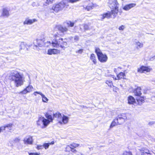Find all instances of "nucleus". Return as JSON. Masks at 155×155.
I'll list each match as a JSON object with an SVG mask.
<instances>
[{
  "instance_id": "nucleus-48",
  "label": "nucleus",
  "mask_w": 155,
  "mask_h": 155,
  "mask_svg": "<svg viewBox=\"0 0 155 155\" xmlns=\"http://www.w3.org/2000/svg\"><path fill=\"white\" fill-rule=\"evenodd\" d=\"M40 153H29V155H39Z\"/></svg>"
},
{
  "instance_id": "nucleus-8",
  "label": "nucleus",
  "mask_w": 155,
  "mask_h": 155,
  "mask_svg": "<svg viewBox=\"0 0 155 155\" xmlns=\"http://www.w3.org/2000/svg\"><path fill=\"white\" fill-rule=\"evenodd\" d=\"M151 70V69L145 66H142L137 69V72L140 73L149 72Z\"/></svg>"
},
{
  "instance_id": "nucleus-47",
  "label": "nucleus",
  "mask_w": 155,
  "mask_h": 155,
  "mask_svg": "<svg viewBox=\"0 0 155 155\" xmlns=\"http://www.w3.org/2000/svg\"><path fill=\"white\" fill-rule=\"evenodd\" d=\"M80 0H69V2L71 3H74L78 2Z\"/></svg>"
},
{
  "instance_id": "nucleus-43",
  "label": "nucleus",
  "mask_w": 155,
  "mask_h": 155,
  "mask_svg": "<svg viewBox=\"0 0 155 155\" xmlns=\"http://www.w3.org/2000/svg\"><path fill=\"white\" fill-rule=\"evenodd\" d=\"M155 124V121H151L149 122L148 123V125L150 126H151L152 125H153L154 124Z\"/></svg>"
},
{
  "instance_id": "nucleus-25",
  "label": "nucleus",
  "mask_w": 155,
  "mask_h": 155,
  "mask_svg": "<svg viewBox=\"0 0 155 155\" xmlns=\"http://www.w3.org/2000/svg\"><path fill=\"white\" fill-rule=\"evenodd\" d=\"M20 49H24L25 50H27V44L24 42H21L20 45Z\"/></svg>"
},
{
  "instance_id": "nucleus-6",
  "label": "nucleus",
  "mask_w": 155,
  "mask_h": 155,
  "mask_svg": "<svg viewBox=\"0 0 155 155\" xmlns=\"http://www.w3.org/2000/svg\"><path fill=\"white\" fill-rule=\"evenodd\" d=\"M108 4L110 8L118 7L119 4L117 0H109Z\"/></svg>"
},
{
  "instance_id": "nucleus-36",
  "label": "nucleus",
  "mask_w": 155,
  "mask_h": 155,
  "mask_svg": "<svg viewBox=\"0 0 155 155\" xmlns=\"http://www.w3.org/2000/svg\"><path fill=\"white\" fill-rule=\"evenodd\" d=\"M26 89L28 92H30L32 91V89L33 88V87L31 85H29L26 88Z\"/></svg>"
},
{
  "instance_id": "nucleus-38",
  "label": "nucleus",
  "mask_w": 155,
  "mask_h": 155,
  "mask_svg": "<svg viewBox=\"0 0 155 155\" xmlns=\"http://www.w3.org/2000/svg\"><path fill=\"white\" fill-rule=\"evenodd\" d=\"M122 155H132L130 151H125L124 152Z\"/></svg>"
},
{
  "instance_id": "nucleus-30",
  "label": "nucleus",
  "mask_w": 155,
  "mask_h": 155,
  "mask_svg": "<svg viewBox=\"0 0 155 155\" xmlns=\"http://www.w3.org/2000/svg\"><path fill=\"white\" fill-rule=\"evenodd\" d=\"M135 45H137V48H141L143 47V44L140 42L139 41H136L135 42Z\"/></svg>"
},
{
  "instance_id": "nucleus-10",
  "label": "nucleus",
  "mask_w": 155,
  "mask_h": 155,
  "mask_svg": "<svg viewBox=\"0 0 155 155\" xmlns=\"http://www.w3.org/2000/svg\"><path fill=\"white\" fill-rule=\"evenodd\" d=\"M69 118L67 116L63 114L62 116L61 120L58 121V123L61 124H66L68 122Z\"/></svg>"
},
{
  "instance_id": "nucleus-3",
  "label": "nucleus",
  "mask_w": 155,
  "mask_h": 155,
  "mask_svg": "<svg viewBox=\"0 0 155 155\" xmlns=\"http://www.w3.org/2000/svg\"><path fill=\"white\" fill-rule=\"evenodd\" d=\"M55 40L52 42V46L55 47H60L62 48H65L67 45V43L65 41V39L62 38H58V35L55 34L54 35Z\"/></svg>"
},
{
  "instance_id": "nucleus-34",
  "label": "nucleus",
  "mask_w": 155,
  "mask_h": 155,
  "mask_svg": "<svg viewBox=\"0 0 155 155\" xmlns=\"http://www.w3.org/2000/svg\"><path fill=\"white\" fill-rule=\"evenodd\" d=\"M13 125V124H7V125L4 126H2V127H5V128L7 127L8 128V129L9 130H11V127H12V126Z\"/></svg>"
},
{
  "instance_id": "nucleus-53",
  "label": "nucleus",
  "mask_w": 155,
  "mask_h": 155,
  "mask_svg": "<svg viewBox=\"0 0 155 155\" xmlns=\"http://www.w3.org/2000/svg\"><path fill=\"white\" fill-rule=\"evenodd\" d=\"M41 93V92H38V91H36L34 93V95L36 96V94H39L38 93Z\"/></svg>"
},
{
  "instance_id": "nucleus-19",
  "label": "nucleus",
  "mask_w": 155,
  "mask_h": 155,
  "mask_svg": "<svg viewBox=\"0 0 155 155\" xmlns=\"http://www.w3.org/2000/svg\"><path fill=\"white\" fill-rule=\"evenodd\" d=\"M53 117L56 118L59 121V120H61L62 115L60 113L58 112H56L54 114Z\"/></svg>"
},
{
  "instance_id": "nucleus-9",
  "label": "nucleus",
  "mask_w": 155,
  "mask_h": 155,
  "mask_svg": "<svg viewBox=\"0 0 155 155\" xmlns=\"http://www.w3.org/2000/svg\"><path fill=\"white\" fill-rule=\"evenodd\" d=\"M99 60L101 62L104 63L106 62L107 60V56L105 54H102L98 57Z\"/></svg>"
},
{
  "instance_id": "nucleus-37",
  "label": "nucleus",
  "mask_w": 155,
  "mask_h": 155,
  "mask_svg": "<svg viewBox=\"0 0 155 155\" xmlns=\"http://www.w3.org/2000/svg\"><path fill=\"white\" fill-rule=\"evenodd\" d=\"M70 146L72 148H75L79 146V144L76 143H73L71 144Z\"/></svg>"
},
{
  "instance_id": "nucleus-5",
  "label": "nucleus",
  "mask_w": 155,
  "mask_h": 155,
  "mask_svg": "<svg viewBox=\"0 0 155 155\" xmlns=\"http://www.w3.org/2000/svg\"><path fill=\"white\" fill-rule=\"evenodd\" d=\"M67 5H65L64 2H61L57 4L54 5L52 7L51 9V12H53V11H54L57 13L62 9L64 8L67 7Z\"/></svg>"
},
{
  "instance_id": "nucleus-35",
  "label": "nucleus",
  "mask_w": 155,
  "mask_h": 155,
  "mask_svg": "<svg viewBox=\"0 0 155 155\" xmlns=\"http://www.w3.org/2000/svg\"><path fill=\"white\" fill-rule=\"evenodd\" d=\"M72 148L70 146V144L67 145L65 148V151L69 152L71 151Z\"/></svg>"
},
{
  "instance_id": "nucleus-52",
  "label": "nucleus",
  "mask_w": 155,
  "mask_h": 155,
  "mask_svg": "<svg viewBox=\"0 0 155 155\" xmlns=\"http://www.w3.org/2000/svg\"><path fill=\"white\" fill-rule=\"evenodd\" d=\"M142 155H150L149 154V153L147 152L144 153L143 152L142 153Z\"/></svg>"
},
{
  "instance_id": "nucleus-56",
  "label": "nucleus",
  "mask_w": 155,
  "mask_h": 155,
  "mask_svg": "<svg viewBox=\"0 0 155 155\" xmlns=\"http://www.w3.org/2000/svg\"><path fill=\"white\" fill-rule=\"evenodd\" d=\"M118 68H120V69H121V68H120V67H118Z\"/></svg>"
},
{
  "instance_id": "nucleus-16",
  "label": "nucleus",
  "mask_w": 155,
  "mask_h": 155,
  "mask_svg": "<svg viewBox=\"0 0 155 155\" xmlns=\"http://www.w3.org/2000/svg\"><path fill=\"white\" fill-rule=\"evenodd\" d=\"M111 9H112L111 12H110L111 15H112L114 16V18H115L116 16L118 13V7Z\"/></svg>"
},
{
  "instance_id": "nucleus-44",
  "label": "nucleus",
  "mask_w": 155,
  "mask_h": 155,
  "mask_svg": "<svg viewBox=\"0 0 155 155\" xmlns=\"http://www.w3.org/2000/svg\"><path fill=\"white\" fill-rule=\"evenodd\" d=\"M124 28H125L124 26L123 25H122L119 28V29L120 30L123 31L124 29Z\"/></svg>"
},
{
  "instance_id": "nucleus-7",
  "label": "nucleus",
  "mask_w": 155,
  "mask_h": 155,
  "mask_svg": "<svg viewBox=\"0 0 155 155\" xmlns=\"http://www.w3.org/2000/svg\"><path fill=\"white\" fill-rule=\"evenodd\" d=\"M37 21V20L35 18L30 19L28 18H27L23 22L24 25H31Z\"/></svg>"
},
{
  "instance_id": "nucleus-51",
  "label": "nucleus",
  "mask_w": 155,
  "mask_h": 155,
  "mask_svg": "<svg viewBox=\"0 0 155 155\" xmlns=\"http://www.w3.org/2000/svg\"><path fill=\"white\" fill-rule=\"evenodd\" d=\"M74 148H72L71 151L74 153H76L77 152V150L75 149H74Z\"/></svg>"
},
{
  "instance_id": "nucleus-58",
  "label": "nucleus",
  "mask_w": 155,
  "mask_h": 155,
  "mask_svg": "<svg viewBox=\"0 0 155 155\" xmlns=\"http://www.w3.org/2000/svg\"><path fill=\"white\" fill-rule=\"evenodd\" d=\"M154 58H155V56L154 57Z\"/></svg>"
},
{
  "instance_id": "nucleus-57",
  "label": "nucleus",
  "mask_w": 155,
  "mask_h": 155,
  "mask_svg": "<svg viewBox=\"0 0 155 155\" xmlns=\"http://www.w3.org/2000/svg\"><path fill=\"white\" fill-rule=\"evenodd\" d=\"M81 28L80 27V29H81Z\"/></svg>"
},
{
  "instance_id": "nucleus-27",
  "label": "nucleus",
  "mask_w": 155,
  "mask_h": 155,
  "mask_svg": "<svg viewBox=\"0 0 155 155\" xmlns=\"http://www.w3.org/2000/svg\"><path fill=\"white\" fill-rule=\"evenodd\" d=\"M111 16V14L110 12L109 13H106L104 14L103 15H102V19H104L105 18H109Z\"/></svg>"
},
{
  "instance_id": "nucleus-22",
  "label": "nucleus",
  "mask_w": 155,
  "mask_h": 155,
  "mask_svg": "<svg viewBox=\"0 0 155 155\" xmlns=\"http://www.w3.org/2000/svg\"><path fill=\"white\" fill-rule=\"evenodd\" d=\"M90 58L93 63L96 64L97 63V59L95 55L94 54H91Z\"/></svg>"
},
{
  "instance_id": "nucleus-13",
  "label": "nucleus",
  "mask_w": 155,
  "mask_h": 155,
  "mask_svg": "<svg viewBox=\"0 0 155 155\" xmlns=\"http://www.w3.org/2000/svg\"><path fill=\"white\" fill-rule=\"evenodd\" d=\"M136 5L135 3H131L129 4L125 5L123 8V9L125 11H128L133 8L135 7Z\"/></svg>"
},
{
  "instance_id": "nucleus-31",
  "label": "nucleus",
  "mask_w": 155,
  "mask_h": 155,
  "mask_svg": "<svg viewBox=\"0 0 155 155\" xmlns=\"http://www.w3.org/2000/svg\"><path fill=\"white\" fill-rule=\"evenodd\" d=\"M137 102L139 105H141V104L144 101V100L143 98H140V99L137 100Z\"/></svg>"
},
{
  "instance_id": "nucleus-46",
  "label": "nucleus",
  "mask_w": 155,
  "mask_h": 155,
  "mask_svg": "<svg viewBox=\"0 0 155 155\" xmlns=\"http://www.w3.org/2000/svg\"><path fill=\"white\" fill-rule=\"evenodd\" d=\"M74 39L75 41H78L79 39V37L78 36H75L74 38Z\"/></svg>"
},
{
  "instance_id": "nucleus-40",
  "label": "nucleus",
  "mask_w": 155,
  "mask_h": 155,
  "mask_svg": "<svg viewBox=\"0 0 155 155\" xmlns=\"http://www.w3.org/2000/svg\"><path fill=\"white\" fill-rule=\"evenodd\" d=\"M27 91H27V90H26V88H25L22 91H21L20 92V93L21 94H25L27 93H28V92Z\"/></svg>"
},
{
  "instance_id": "nucleus-49",
  "label": "nucleus",
  "mask_w": 155,
  "mask_h": 155,
  "mask_svg": "<svg viewBox=\"0 0 155 155\" xmlns=\"http://www.w3.org/2000/svg\"><path fill=\"white\" fill-rule=\"evenodd\" d=\"M43 146L42 145H38L37 148L38 150L41 149L43 148Z\"/></svg>"
},
{
  "instance_id": "nucleus-18",
  "label": "nucleus",
  "mask_w": 155,
  "mask_h": 155,
  "mask_svg": "<svg viewBox=\"0 0 155 155\" xmlns=\"http://www.w3.org/2000/svg\"><path fill=\"white\" fill-rule=\"evenodd\" d=\"M96 6V5L92 3H89L88 5L86 6L85 8L87 11H89L93 9L94 7Z\"/></svg>"
},
{
  "instance_id": "nucleus-26",
  "label": "nucleus",
  "mask_w": 155,
  "mask_h": 155,
  "mask_svg": "<svg viewBox=\"0 0 155 155\" xmlns=\"http://www.w3.org/2000/svg\"><path fill=\"white\" fill-rule=\"evenodd\" d=\"M54 141H52L51 143H45L43 145V147H44L45 149H47L48 147L49 146L51 145H53L54 144Z\"/></svg>"
},
{
  "instance_id": "nucleus-33",
  "label": "nucleus",
  "mask_w": 155,
  "mask_h": 155,
  "mask_svg": "<svg viewBox=\"0 0 155 155\" xmlns=\"http://www.w3.org/2000/svg\"><path fill=\"white\" fill-rule=\"evenodd\" d=\"M68 27H72L74 25V23L71 21H68L66 23Z\"/></svg>"
},
{
  "instance_id": "nucleus-39",
  "label": "nucleus",
  "mask_w": 155,
  "mask_h": 155,
  "mask_svg": "<svg viewBox=\"0 0 155 155\" xmlns=\"http://www.w3.org/2000/svg\"><path fill=\"white\" fill-rule=\"evenodd\" d=\"M20 140V139L19 137L15 138L14 140V142L16 143H19Z\"/></svg>"
},
{
  "instance_id": "nucleus-11",
  "label": "nucleus",
  "mask_w": 155,
  "mask_h": 155,
  "mask_svg": "<svg viewBox=\"0 0 155 155\" xmlns=\"http://www.w3.org/2000/svg\"><path fill=\"white\" fill-rule=\"evenodd\" d=\"M23 141L25 144H32L33 143L32 138L31 136L26 137L24 139Z\"/></svg>"
},
{
  "instance_id": "nucleus-14",
  "label": "nucleus",
  "mask_w": 155,
  "mask_h": 155,
  "mask_svg": "<svg viewBox=\"0 0 155 155\" xmlns=\"http://www.w3.org/2000/svg\"><path fill=\"white\" fill-rule=\"evenodd\" d=\"M60 53V51L55 49H49L48 51V54L49 55L57 54Z\"/></svg>"
},
{
  "instance_id": "nucleus-28",
  "label": "nucleus",
  "mask_w": 155,
  "mask_h": 155,
  "mask_svg": "<svg viewBox=\"0 0 155 155\" xmlns=\"http://www.w3.org/2000/svg\"><path fill=\"white\" fill-rule=\"evenodd\" d=\"M42 97L43 101L45 102H46L48 101V99L42 93H38Z\"/></svg>"
},
{
  "instance_id": "nucleus-17",
  "label": "nucleus",
  "mask_w": 155,
  "mask_h": 155,
  "mask_svg": "<svg viewBox=\"0 0 155 155\" xmlns=\"http://www.w3.org/2000/svg\"><path fill=\"white\" fill-rule=\"evenodd\" d=\"M81 26L84 27L85 30H90L93 28V27L91 25V24L89 23L87 24H84Z\"/></svg>"
},
{
  "instance_id": "nucleus-2",
  "label": "nucleus",
  "mask_w": 155,
  "mask_h": 155,
  "mask_svg": "<svg viewBox=\"0 0 155 155\" xmlns=\"http://www.w3.org/2000/svg\"><path fill=\"white\" fill-rule=\"evenodd\" d=\"M9 78L14 81L16 86L18 87L22 85L24 79L22 77L17 71H12L9 76Z\"/></svg>"
},
{
  "instance_id": "nucleus-29",
  "label": "nucleus",
  "mask_w": 155,
  "mask_h": 155,
  "mask_svg": "<svg viewBox=\"0 0 155 155\" xmlns=\"http://www.w3.org/2000/svg\"><path fill=\"white\" fill-rule=\"evenodd\" d=\"M95 52L96 53L97 57L101 54H102V52L100 49L98 48H96L95 49Z\"/></svg>"
},
{
  "instance_id": "nucleus-24",
  "label": "nucleus",
  "mask_w": 155,
  "mask_h": 155,
  "mask_svg": "<svg viewBox=\"0 0 155 155\" xmlns=\"http://www.w3.org/2000/svg\"><path fill=\"white\" fill-rule=\"evenodd\" d=\"M125 76V73L124 72H121L117 75V78H115V79L116 80L122 78L124 79Z\"/></svg>"
},
{
  "instance_id": "nucleus-20",
  "label": "nucleus",
  "mask_w": 155,
  "mask_h": 155,
  "mask_svg": "<svg viewBox=\"0 0 155 155\" xmlns=\"http://www.w3.org/2000/svg\"><path fill=\"white\" fill-rule=\"evenodd\" d=\"M128 103L131 104H136L135 99L132 96H129L128 98Z\"/></svg>"
},
{
  "instance_id": "nucleus-21",
  "label": "nucleus",
  "mask_w": 155,
  "mask_h": 155,
  "mask_svg": "<svg viewBox=\"0 0 155 155\" xmlns=\"http://www.w3.org/2000/svg\"><path fill=\"white\" fill-rule=\"evenodd\" d=\"M37 45H35L36 47H42L44 45V42L43 39H37Z\"/></svg>"
},
{
  "instance_id": "nucleus-12",
  "label": "nucleus",
  "mask_w": 155,
  "mask_h": 155,
  "mask_svg": "<svg viewBox=\"0 0 155 155\" xmlns=\"http://www.w3.org/2000/svg\"><path fill=\"white\" fill-rule=\"evenodd\" d=\"M141 88L140 87H137L133 91V93L135 95L138 96H140L142 94Z\"/></svg>"
},
{
  "instance_id": "nucleus-42",
  "label": "nucleus",
  "mask_w": 155,
  "mask_h": 155,
  "mask_svg": "<svg viewBox=\"0 0 155 155\" xmlns=\"http://www.w3.org/2000/svg\"><path fill=\"white\" fill-rule=\"evenodd\" d=\"M83 49H80L78 51H76V53H78L79 54H81L83 53Z\"/></svg>"
},
{
  "instance_id": "nucleus-23",
  "label": "nucleus",
  "mask_w": 155,
  "mask_h": 155,
  "mask_svg": "<svg viewBox=\"0 0 155 155\" xmlns=\"http://www.w3.org/2000/svg\"><path fill=\"white\" fill-rule=\"evenodd\" d=\"M2 15L3 16L8 17L9 15L8 11L6 8H4L3 10Z\"/></svg>"
},
{
  "instance_id": "nucleus-45",
  "label": "nucleus",
  "mask_w": 155,
  "mask_h": 155,
  "mask_svg": "<svg viewBox=\"0 0 155 155\" xmlns=\"http://www.w3.org/2000/svg\"><path fill=\"white\" fill-rule=\"evenodd\" d=\"M113 88V90L114 91L116 92L117 90V88L116 87H115L113 85L112 86V87Z\"/></svg>"
},
{
  "instance_id": "nucleus-55",
  "label": "nucleus",
  "mask_w": 155,
  "mask_h": 155,
  "mask_svg": "<svg viewBox=\"0 0 155 155\" xmlns=\"http://www.w3.org/2000/svg\"><path fill=\"white\" fill-rule=\"evenodd\" d=\"M47 43H48V44H51V42H50V41H47Z\"/></svg>"
},
{
  "instance_id": "nucleus-54",
  "label": "nucleus",
  "mask_w": 155,
  "mask_h": 155,
  "mask_svg": "<svg viewBox=\"0 0 155 155\" xmlns=\"http://www.w3.org/2000/svg\"><path fill=\"white\" fill-rule=\"evenodd\" d=\"M114 71L115 72H116L117 71V69L116 68H114Z\"/></svg>"
},
{
  "instance_id": "nucleus-4",
  "label": "nucleus",
  "mask_w": 155,
  "mask_h": 155,
  "mask_svg": "<svg viewBox=\"0 0 155 155\" xmlns=\"http://www.w3.org/2000/svg\"><path fill=\"white\" fill-rule=\"evenodd\" d=\"M45 116L47 119L45 118L44 117L40 118L39 120L37 121V124L38 125H40L39 122L41 120L43 123V126L42 127L44 128H45L50 123V122L52 121L53 119L51 115L49 114L48 113H46L45 114Z\"/></svg>"
},
{
  "instance_id": "nucleus-15",
  "label": "nucleus",
  "mask_w": 155,
  "mask_h": 155,
  "mask_svg": "<svg viewBox=\"0 0 155 155\" xmlns=\"http://www.w3.org/2000/svg\"><path fill=\"white\" fill-rule=\"evenodd\" d=\"M57 29L60 31L61 33H64L68 31V29L65 27H64L61 25H58L57 26Z\"/></svg>"
},
{
  "instance_id": "nucleus-1",
  "label": "nucleus",
  "mask_w": 155,
  "mask_h": 155,
  "mask_svg": "<svg viewBox=\"0 0 155 155\" xmlns=\"http://www.w3.org/2000/svg\"><path fill=\"white\" fill-rule=\"evenodd\" d=\"M129 114L122 113L118 115L111 123L110 128H111L115 126L120 125L127 119Z\"/></svg>"
},
{
  "instance_id": "nucleus-50",
  "label": "nucleus",
  "mask_w": 155,
  "mask_h": 155,
  "mask_svg": "<svg viewBox=\"0 0 155 155\" xmlns=\"http://www.w3.org/2000/svg\"><path fill=\"white\" fill-rule=\"evenodd\" d=\"M3 130H5V127H2V126L0 127V133H1V132Z\"/></svg>"
},
{
  "instance_id": "nucleus-41",
  "label": "nucleus",
  "mask_w": 155,
  "mask_h": 155,
  "mask_svg": "<svg viewBox=\"0 0 155 155\" xmlns=\"http://www.w3.org/2000/svg\"><path fill=\"white\" fill-rule=\"evenodd\" d=\"M54 0H46V4H47V5H48L49 4L51 3Z\"/></svg>"
},
{
  "instance_id": "nucleus-32",
  "label": "nucleus",
  "mask_w": 155,
  "mask_h": 155,
  "mask_svg": "<svg viewBox=\"0 0 155 155\" xmlns=\"http://www.w3.org/2000/svg\"><path fill=\"white\" fill-rule=\"evenodd\" d=\"M105 83L109 87H112V86L113 85V84L111 81L110 80H107L106 81Z\"/></svg>"
}]
</instances>
